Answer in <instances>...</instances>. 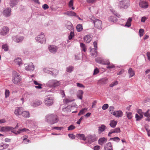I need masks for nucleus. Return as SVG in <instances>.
Wrapping results in <instances>:
<instances>
[{
    "mask_svg": "<svg viewBox=\"0 0 150 150\" xmlns=\"http://www.w3.org/2000/svg\"><path fill=\"white\" fill-rule=\"evenodd\" d=\"M14 62L15 63L17 64L19 66L22 64L21 60V59L19 58H17L15 59L14 60Z\"/></svg>",
    "mask_w": 150,
    "mask_h": 150,
    "instance_id": "obj_33",
    "label": "nucleus"
},
{
    "mask_svg": "<svg viewBox=\"0 0 150 150\" xmlns=\"http://www.w3.org/2000/svg\"><path fill=\"white\" fill-rule=\"evenodd\" d=\"M24 37L23 36L19 37L16 38V41L17 42H21L23 39Z\"/></svg>",
    "mask_w": 150,
    "mask_h": 150,
    "instance_id": "obj_40",
    "label": "nucleus"
},
{
    "mask_svg": "<svg viewBox=\"0 0 150 150\" xmlns=\"http://www.w3.org/2000/svg\"><path fill=\"white\" fill-rule=\"evenodd\" d=\"M111 113L117 117H121L123 114L121 110L115 111L111 112Z\"/></svg>",
    "mask_w": 150,
    "mask_h": 150,
    "instance_id": "obj_9",
    "label": "nucleus"
},
{
    "mask_svg": "<svg viewBox=\"0 0 150 150\" xmlns=\"http://www.w3.org/2000/svg\"><path fill=\"white\" fill-rule=\"evenodd\" d=\"M84 40L85 42L88 43L91 42L92 40V38L90 35H87L84 37Z\"/></svg>",
    "mask_w": 150,
    "mask_h": 150,
    "instance_id": "obj_23",
    "label": "nucleus"
},
{
    "mask_svg": "<svg viewBox=\"0 0 150 150\" xmlns=\"http://www.w3.org/2000/svg\"><path fill=\"white\" fill-rule=\"evenodd\" d=\"M76 28L78 32H79L83 30L82 25L80 24L78 25L76 27Z\"/></svg>",
    "mask_w": 150,
    "mask_h": 150,
    "instance_id": "obj_38",
    "label": "nucleus"
},
{
    "mask_svg": "<svg viewBox=\"0 0 150 150\" xmlns=\"http://www.w3.org/2000/svg\"><path fill=\"white\" fill-rule=\"evenodd\" d=\"M118 84V82L117 81H115V82L112 83L110 85V86L111 87H113V86L117 85Z\"/></svg>",
    "mask_w": 150,
    "mask_h": 150,
    "instance_id": "obj_58",
    "label": "nucleus"
},
{
    "mask_svg": "<svg viewBox=\"0 0 150 150\" xmlns=\"http://www.w3.org/2000/svg\"><path fill=\"white\" fill-rule=\"evenodd\" d=\"M127 116L129 119H130L132 118V113L131 112H127Z\"/></svg>",
    "mask_w": 150,
    "mask_h": 150,
    "instance_id": "obj_45",
    "label": "nucleus"
},
{
    "mask_svg": "<svg viewBox=\"0 0 150 150\" xmlns=\"http://www.w3.org/2000/svg\"><path fill=\"white\" fill-rule=\"evenodd\" d=\"M93 45L94 46V49L95 50V52L96 53H97V51L96 50L97 48V42L96 41H94L93 43Z\"/></svg>",
    "mask_w": 150,
    "mask_h": 150,
    "instance_id": "obj_54",
    "label": "nucleus"
},
{
    "mask_svg": "<svg viewBox=\"0 0 150 150\" xmlns=\"http://www.w3.org/2000/svg\"><path fill=\"white\" fill-rule=\"evenodd\" d=\"M129 5V0H122L119 4V6L120 8H127Z\"/></svg>",
    "mask_w": 150,
    "mask_h": 150,
    "instance_id": "obj_3",
    "label": "nucleus"
},
{
    "mask_svg": "<svg viewBox=\"0 0 150 150\" xmlns=\"http://www.w3.org/2000/svg\"><path fill=\"white\" fill-rule=\"evenodd\" d=\"M29 131V130L28 129L24 128L22 129H19L17 132H15L14 130H13L12 131V132L16 134H17L24 132H27Z\"/></svg>",
    "mask_w": 150,
    "mask_h": 150,
    "instance_id": "obj_15",
    "label": "nucleus"
},
{
    "mask_svg": "<svg viewBox=\"0 0 150 150\" xmlns=\"http://www.w3.org/2000/svg\"><path fill=\"white\" fill-rule=\"evenodd\" d=\"M19 0H11L10 5L11 6L13 7L16 5L18 2Z\"/></svg>",
    "mask_w": 150,
    "mask_h": 150,
    "instance_id": "obj_28",
    "label": "nucleus"
},
{
    "mask_svg": "<svg viewBox=\"0 0 150 150\" xmlns=\"http://www.w3.org/2000/svg\"><path fill=\"white\" fill-rule=\"evenodd\" d=\"M23 108H17L15 111L14 113L15 115H22V112L23 111Z\"/></svg>",
    "mask_w": 150,
    "mask_h": 150,
    "instance_id": "obj_17",
    "label": "nucleus"
},
{
    "mask_svg": "<svg viewBox=\"0 0 150 150\" xmlns=\"http://www.w3.org/2000/svg\"><path fill=\"white\" fill-rule=\"evenodd\" d=\"M69 137L72 139H74L75 138V136L73 134H68Z\"/></svg>",
    "mask_w": 150,
    "mask_h": 150,
    "instance_id": "obj_59",
    "label": "nucleus"
},
{
    "mask_svg": "<svg viewBox=\"0 0 150 150\" xmlns=\"http://www.w3.org/2000/svg\"><path fill=\"white\" fill-rule=\"evenodd\" d=\"M99 72L98 69L97 68H96L94 70L93 75H95L98 73Z\"/></svg>",
    "mask_w": 150,
    "mask_h": 150,
    "instance_id": "obj_57",
    "label": "nucleus"
},
{
    "mask_svg": "<svg viewBox=\"0 0 150 150\" xmlns=\"http://www.w3.org/2000/svg\"><path fill=\"white\" fill-rule=\"evenodd\" d=\"M80 46L81 47V51L84 52H86L87 50V48L86 45L83 43H80Z\"/></svg>",
    "mask_w": 150,
    "mask_h": 150,
    "instance_id": "obj_27",
    "label": "nucleus"
},
{
    "mask_svg": "<svg viewBox=\"0 0 150 150\" xmlns=\"http://www.w3.org/2000/svg\"><path fill=\"white\" fill-rule=\"evenodd\" d=\"M10 93V92L8 90L6 89L5 90V96L6 98L9 96Z\"/></svg>",
    "mask_w": 150,
    "mask_h": 150,
    "instance_id": "obj_46",
    "label": "nucleus"
},
{
    "mask_svg": "<svg viewBox=\"0 0 150 150\" xmlns=\"http://www.w3.org/2000/svg\"><path fill=\"white\" fill-rule=\"evenodd\" d=\"M132 21V19L130 18H129L127 20V22L125 25V26H127L128 27H129L131 25V21Z\"/></svg>",
    "mask_w": 150,
    "mask_h": 150,
    "instance_id": "obj_37",
    "label": "nucleus"
},
{
    "mask_svg": "<svg viewBox=\"0 0 150 150\" xmlns=\"http://www.w3.org/2000/svg\"><path fill=\"white\" fill-rule=\"evenodd\" d=\"M9 145L6 144L1 143L0 144V150H2L7 148Z\"/></svg>",
    "mask_w": 150,
    "mask_h": 150,
    "instance_id": "obj_25",
    "label": "nucleus"
},
{
    "mask_svg": "<svg viewBox=\"0 0 150 150\" xmlns=\"http://www.w3.org/2000/svg\"><path fill=\"white\" fill-rule=\"evenodd\" d=\"M87 109L84 108L81 109L78 113V115H81L84 114L87 111Z\"/></svg>",
    "mask_w": 150,
    "mask_h": 150,
    "instance_id": "obj_35",
    "label": "nucleus"
},
{
    "mask_svg": "<svg viewBox=\"0 0 150 150\" xmlns=\"http://www.w3.org/2000/svg\"><path fill=\"white\" fill-rule=\"evenodd\" d=\"M77 86L79 87H84V86L82 84L79 83H76Z\"/></svg>",
    "mask_w": 150,
    "mask_h": 150,
    "instance_id": "obj_63",
    "label": "nucleus"
},
{
    "mask_svg": "<svg viewBox=\"0 0 150 150\" xmlns=\"http://www.w3.org/2000/svg\"><path fill=\"white\" fill-rule=\"evenodd\" d=\"M2 48L4 49V50L5 51H7L8 50V45L6 44L3 45L2 46Z\"/></svg>",
    "mask_w": 150,
    "mask_h": 150,
    "instance_id": "obj_42",
    "label": "nucleus"
},
{
    "mask_svg": "<svg viewBox=\"0 0 150 150\" xmlns=\"http://www.w3.org/2000/svg\"><path fill=\"white\" fill-rule=\"evenodd\" d=\"M42 103V101L39 100H36L33 103H32V105L34 107H36Z\"/></svg>",
    "mask_w": 150,
    "mask_h": 150,
    "instance_id": "obj_20",
    "label": "nucleus"
},
{
    "mask_svg": "<svg viewBox=\"0 0 150 150\" xmlns=\"http://www.w3.org/2000/svg\"><path fill=\"white\" fill-rule=\"evenodd\" d=\"M46 121L50 124H53L58 121L57 116L52 114L46 117Z\"/></svg>",
    "mask_w": 150,
    "mask_h": 150,
    "instance_id": "obj_1",
    "label": "nucleus"
},
{
    "mask_svg": "<svg viewBox=\"0 0 150 150\" xmlns=\"http://www.w3.org/2000/svg\"><path fill=\"white\" fill-rule=\"evenodd\" d=\"M110 140H112L114 141H117V142H119L120 140V139L118 137H115L114 138H111L110 139Z\"/></svg>",
    "mask_w": 150,
    "mask_h": 150,
    "instance_id": "obj_55",
    "label": "nucleus"
},
{
    "mask_svg": "<svg viewBox=\"0 0 150 150\" xmlns=\"http://www.w3.org/2000/svg\"><path fill=\"white\" fill-rule=\"evenodd\" d=\"M100 147L99 146H96L94 147V150H99Z\"/></svg>",
    "mask_w": 150,
    "mask_h": 150,
    "instance_id": "obj_64",
    "label": "nucleus"
},
{
    "mask_svg": "<svg viewBox=\"0 0 150 150\" xmlns=\"http://www.w3.org/2000/svg\"><path fill=\"white\" fill-rule=\"evenodd\" d=\"M108 19L110 22L113 23H116L117 20V19L115 17L112 16H110L109 18Z\"/></svg>",
    "mask_w": 150,
    "mask_h": 150,
    "instance_id": "obj_24",
    "label": "nucleus"
},
{
    "mask_svg": "<svg viewBox=\"0 0 150 150\" xmlns=\"http://www.w3.org/2000/svg\"><path fill=\"white\" fill-rule=\"evenodd\" d=\"M54 81V80H50L46 83V85L49 87H53Z\"/></svg>",
    "mask_w": 150,
    "mask_h": 150,
    "instance_id": "obj_34",
    "label": "nucleus"
},
{
    "mask_svg": "<svg viewBox=\"0 0 150 150\" xmlns=\"http://www.w3.org/2000/svg\"><path fill=\"white\" fill-rule=\"evenodd\" d=\"M25 68L27 71H33L34 69V66L32 63L29 64H25Z\"/></svg>",
    "mask_w": 150,
    "mask_h": 150,
    "instance_id": "obj_12",
    "label": "nucleus"
},
{
    "mask_svg": "<svg viewBox=\"0 0 150 150\" xmlns=\"http://www.w3.org/2000/svg\"><path fill=\"white\" fill-rule=\"evenodd\" d=\"M48 48L49 51L51 53H54L57 52L58 47L56 46L50 45L48 47Z\"/></svg>",
    "mask_w": 150,
    "mask_h": 150,
    "instance_id": "obj_13",
    "label": "nucleus"
},
{
    "mask_svg": "<svg viewBox=\"0 0 150 150\" xmlns=\"http://www.w3.org/2000/svg\"><path fill=\"white\" fill-rule=\"evenodd\" d=\"M68 25L67 26V28L69 30H72L73 28L70 22L68 23Z\"/></svg>",
    "mask_w": 150,
    "mask_h": 150,
    "instance_id": "obj_44",
    "label": "nucleus"
},
{
    "mask_svg": "<svg viewBox=\"0 0 150 150\" xmlns=\"http://www.w3.org/2000/svg\"><path fill=\"white\" fill-rule=\"evenodd\" d=\"M53 83L54 85L53 87H54L59 86L60 84V81L57 80H54V82Z\"/></svg>",
    "mask_w": 150,
    "mask_h": 150,
    "instance_id": "obj_39",
    "label": "nucleus"
},
{
    "mask_svg": "<svg viewBox=\"0 0 150 150\" xmlns=\"http://www.w3.org/2000/svg\"><path fill=\"white\" fill-rule=\"evenodd\" d=\"M74 68L72 67H69L67 68L66 71L69 72H71L73 69Z\"/></svg>",
    "mask_w": 150,
    "mask_h": 150,
    "instance_id": "obj_43",
    "label": "nucleus"
},
{
    "mask_svg": "<svg viewBox=\"0 0 150 150\" xmlns=\"http://www.w3.org/2000/svg\"><path fill=\"white\" fill-rule=\"evenodd\" d=\"M67 14L70 16H75L76 15V13L72 11H70L67 12Z\"/></svg>",
    "mask_w": 150,
    "mask_h": 150,
    "instance_id": "obj_41",
    "label": "nucleus"
},
{
    "mask_svg": "<svg viewBox=\"0 0 150 150\" xmlns=\"http://www.w3.org/2000/svg\"><path fill=\"white\" fill-rule=\"evenodd\" d=\"M83 93V91L81 90L79 91L78 92L77 96L80 99H82Z\"/></svg>",
    "mask_w": 150,
    "mask_h": 150,
    "instance_id": "obj_36",
    "label": "nucleus"
},
{
    "mask_svg": "<svg viewBox=\"0 0 150 150\" xmlns=\"http://www.w3.org/2000/svg\"><path fill=\"white\" fill-rule=\"evenodd\" d=\"M107 141V139L104 137L100 138L98 140V143L100 145H103L104 143H105Z\"/></svg>",
    "mask_w": 150,
    "mask_h": 150,
    "instance_id": "obj_29",
    "label": "nucleus"
},
{
    "mask_svg": "<svg viewBox=\"0 0 150 150\" xmlns=\"http://www.w3.org/2000/svg\"><path fill=\"white\" fill-rule=\"evenodd\" d=\"M107 129L106 126L104 125H101L98 127V132L99 134H100L103 132L104 131Z\"/></svg>",
    "mask_w": 150,
    "mask_h": 150,
    "instance_id": "obj_16",
    "label": "nucleus"
},
{
    "mask_svg": "<svg viewBox=\"0 0 150 150\" xmlns=\"http://www.w3.org/2000/svg\"><path fill=\"white\" fill-rule=\"evenodd\" d=\"M93 23L95 27L98 29H101L102 28V22L99 20L96 19L94 21Z\"/></svg>",
    "mask_w": 150,
    "mask_h": 150,
    "instance_id": "obj_6",
    "label": "nucleus"
},
{
    "mask_svg": "<svg viewBox=\"0 0 150 150\" xmlns=\"http://www.w3.org/2000/svg\"><path fill=\"white\" fill-rule=\"evenodd\" d=\"M36 40L37 41L42 44L45 43L46 42L45 35L43 33H41L40 35H38L36 38Z\"/></svg>",
    "mask_w": 150,
    "mask_h": 150,
    "instance_id": "obj_5",
    "label": "nucleus"
},
{
    "mask_svg": "<svg viewBox=\"0 0 150 150\" xmlns=\"http://www.w3.org/2000/svg\"><path fill=\"white\" fill-rule=\"evenodd\" d=\"M74 36V33L72 31H71L69 35V40H70Z\"/></svg>",
    "mask_w": 150,
    "mask_h": 150,
    "instance_id": "obj_52",
    "label": "nucleus"
},
{
    "mask_svg": "<svg viewBox=\"0 0 150 150\" xmlns=\"http://www.w3.org/2000/svg\"><path fill=\"white\" fill-rule=\"evenodd\" d=\"M139 5L140 7L143 8H146L148 7V3L145 1H143L139 3Z\"/></svg>",
    "mask_w": 150,
    "mask_h": 150,
    "instance_id": "obj_18",
    "label": "nucleus"
},
{
    "mask_svg": "<svg viewBox=\"0 0 150 150\" xmlns=\"http://www.w3.org/2000/svg\"><path fill=\"white\" fill-rule=\"evenodd\" d=\"M77 137L80 140L85 141L86 139L85 135L83 134H78L76 135Z\"/></svg>",
    "mask_w": 150,
    "mask_h": 150,
    "instance_id": "obj_26",
    "label": "nucleus"
},
{
    "mask_svg": "<svg viewBox=\"0 0 150 150\" xmlns=\"http://www.w3.org/2000/svg\"><path fill=\"white\" fill-rule=\"evenodd\" d=\"M54 98L52 97H45L44 100V104L48 106L52 105L54 103Z\"/></svg>",
    "mask_w": 150,
    "mask_h": 150,
    "instance_id": "obj_2",
    "label": "nucleus"
},
{
    "mask_svg": "<svg viewBox=\"0 0 150 150\" xmlns=\"http://www.w3.org/2000/svg\"><path fill=\"white\" fill-rule=\"evenodd\" d=\"M104 148L105 150H112V146L111 143L110 142L107 144Z\"/></svg>",
    "mask_w": 150,
    "mask_h": 150,
    "instance_id": "obj_22",
    "label": "nucleus"
},
{
    "mask_svg": "<svg viewBox=\"0 0 150 150\" xmlns=\"http://www.w3.org/2000/svg\"><path fill=\"white\" fill-rule=\"evenodd\" d=\"M73 0H71L69 3V7H71V6H72L73 5Z\"/></svg>",
    "mask_w": 150,
    "mask_h": 150,
    "instance_id": "obj_62",
    "label": "nucleus"
},
{
    "mask_svg": "<svg viewBox=\"0 0 150 150\" xmlns=\"http://www.w3.org/2000/svg\"><path fill=\"white\" fill-rule=\"evenodd\" d=\"M58 71L56 69H54L53 70L52 73V75L54 76H55L56 75H57L58 74Z\"/></svg>",
    "mask_w": 150,
    "mask_h": 150,
    "instance_id": "obj_47",
    "label": "nucleus"
},
{
    "mask_svg": "<svg viewBox=\"0 0 150 150\" xmlns=\"http://www.w3.org/2000/svg\"><path fill=\"white\" fill-rule=\"evenodd\" d=\"M21 77L20 75L18 73L15 72L13 73V82L15 84H17L21 80Z\"/></svg>",
    "mask_w": 150,
    "mask_h": 150,
    "instance_id": "obj_4",
    "label": "nucleus"
},
{
    "mask_svg": "<svg viewBox=\"0 0 150 150\" xmlns=\"http://www.w3.org/2000/svg\"><path fill=\"white\" fill-rule=\"evenodd\" d=\"M9 31V29L7 27H3L0 30V34L2 35H5Z\"/></svg>",
    "mask_w": 150,
    "mask_h": 150,
    "instance_id": "obj_10",
    "label": "nucleus"
},
{
    "mask_svg": "<svg viewBox=\"0 0 150 150\" xmlns=\"http://www.w3.org/2000/svg\"><path fill=\"white\" fill-rule=\"evenodd\" d=\"M138 113L140 115V116L137 114H136L135 115V118H136V120L137 121L140 120L143 117V115L142 113L139 112H138Z\"/></svg>",
    "mask_w": 150,
    "mask_h": 150,
    "instance_id": "obj_30",
    "label": "nucleus"
},
{
    "mask_svg": "<svg viewBox=\"0 0 150 150\" xmlns=\"http://www.w3.org/2000/svg\"><path fill=\"white\" fill-rule=\"evenodd\" d=\"M117 123V121H115V120H112L110 121L109 125L111 127L114 128L116 127Z\"/></svg>",
    "mask_w": 150,
    "mask_h": 150,
    "instance_id": "obj_21",
    "label": "nucleus"
},
{
    "mask_svg": "<svg viewBox=\"0 0 150 150\" xmlns=\"http://www.w3.org/2000/svg\"><path fill=\"white\" fill-rule=\"evenodd\" d=\"M28 137V136L27 135H24L23 137V142L24 143L26 144H27V143L25 142V140H27Z\"/></svg>",
    "mask_w": 150,
    "mask_h": 150,
    "instance_id": "obj_51",
    "label": "nucleus"
},
{
    "mask_svg": "<svg viewBox=\"0 0 150 150\" xmlns=\"http://www.w3.org/2000/svg\"><path fill=\"white\" fill-rule=\"evenodd\" d=\"M108 66L107 67V69H112L115 67L114 65L112 64H110V63L108 65Z\"/></svg>",
    "mask_w": 150,
    "mask_h": 150,
    "instance_id": "obj_49",
    "label": "nucleus"
},
{
    "mask_svg": "<svg viewBox=\"0 0 150 150\" xmlns=\"http://www.w3.org/2000/svg\"><path fill=\"white\" fill-rule=\"evenodd\" d=\"M128 72L130 78L132 77L134 75L135 73L134 71L131 68H130L129 69Z\"/></svg>",
    "mask_w": 150,
    "mask_h": 150,
    "instance_id": "obj_31",
    "label": "nucleus"
},
{
    "mask_svg": "<svg viewBox=\"0 0 150 150\" xmlns=\"http://www.w3.org/2000/svg\"><path fill=\"white\" fill-rule=\"evenodd\" d=\"M12 127L9 126L2 127L0 128V132H7L12 130Z\"/></svg>",
    "mask_w": 150,
    "mask_h": 150,
    "instance_id": "obj_11",
    "label": "nucleus"
},
{
    "mask_svg": "<svg viewBox=\"0 0 150 150\" xmlns=\"http://www.w3.org/2000/svg\"><path fill=\"white\" fill-rule=\"evenodd\" d=\"M22 115L25 118H28L30 117V113L29 112L26 111H23L22 112Z\"/></svg>",
    "mask_w": 150,
    "mask_h": 150,
    "instance_id": "obj_32",
    "label": "nucleus"
},
{
    "mask_svg": "<svg viewBox=\"0 0 150 150\" xmlns=\"http://www.w3.org/2000/svg\"><path fill=\"white\" fill-rule=\"evenodd\" d=\"M96 61L97 62L104 65H108L110 64V62L108 60H104L96 58Z\"/></svg>",
    "mask_w": 150,
    "mask_h": 150,
    "instance_id": "obj_8",
    "label": "nucleus"
},
{
    "mask_svg": "<svg viewBox=\"0 0 150 150\" xmlns=\"http://www.w3.org/2000/svg\"><path fill=\"white\" fill-rule=\"evenodd\" d=\"M108 107V104H105L102 106V109L103 110H105Z\"/></svg>",
    "mask_w": 150,
    "mask_h": 150,
    "instance_id": "obj_56",
    "label": "nucleus"
},
{
    "mask_svg": "<svg viewBox=\"0 0 150 150\" xmlns=\"http://www.w3.org/2000/svg\"><path fill=\"white\" fill-rule=\"evenodd\" d=\"M114 109V107L112 106H110L109 108V111L110 112H114L113 110Z\"/></svg>",
    "mask_w": 150,
    "mask_h": 150,
    "instance_id": "obj_61",
    "label": "nucleus"
},
{
    "mask_svg": "<svg viewBox=\"0 0 150 150\" xmlns=\"http://www.w3.org/2000/svg\"><path fill=\"white\" fill-rule=\"evenodd\" d=\"M87 140L90 143H91L97 140V139L95 136L89 134L88 135Z\"/></svg>",
    "mask_w": 150,
    "mask_h": 150,
    "instance_id": "obj_7",
    "label": "nucleus"
},
{
    "mask_svg": "<svg viewBox=\"0 0 150 150\" xmlns=\"http://www.w3.org/2000/svg\"><path fill=\"white\" fill-rule=\"evenodd\" d=\"M42 8L45 10H46L49 8L47 4H45L42 6Z\"/></svg>",
    "mask_w": 150,
    "mask_h": 150,
    "instance_id": "obj_60",
    "label": "nucleus"
},
{
    "mask_svg": "<svg viewBox=\"0 0 150 150\" xmlns=\"http://www.w3.org/2000/svg\"><path fill=\"white\" fill-rule=\"evenodd\" d=\"M11 10L9 8L5 9L3 12V14L5 16L7 17L11 15Z\"/></svg>",
    "mask_w": 150,
    "mask_h": 150,
    "instance_id": "obj_19",
    "label": "nucleus"
},
{
    "mask_svg": "<svg viewBox=\"0 0 150 150\" xmlns=\"http://www.w3.org/2000/svg\"><path fill=\"white\" fill-rule=\"evenodd\" d=\"M120 132V129L119 128L117 127L112 129L109 132L108 136L109 137H111V134L113 133H118Z\"/></svg>",
    "mask_w": 150,
    "mask_h": 150,
    "instance_id": "obj_14",
    "label": "nucleus"
},
{
    "mask_svg": "<svg viewBox=\"0 0 150 150\" xmlns=\"http://www.w3.org/2000/svg\"><path fill=\"white\" fill-rule=\"evenodd\" d=\"M144 32V30L143 29H140L139 30V32L140 37L142 36Z\"/></svg>",
    "mask_w": 150,
    "mask_h": 150,
    "instance_id": "obj_48",
    "label": "nucleus"
},
{
    "mask_svg": "<svg viewBox=\"0 0 150 150\" xmlns=\"http://www.w3.org/2000/svg\"><path fill=\"white\" fill-rule=\"evenodd\" d=\"M149 110H148L147 111L144 113V116L148 118L150 117V114L149 113Z\"/></svg>",
    "mask_w": 150,
    "mask_h": 150,
    "instance_id": "obj_53",
    "label": "nucleus"
},
{
    "mask_svg": "<svg viewBox=\"0 0 150 150\" xmlns=\"http://www.w3.org/2000/svg\"><path fill=\"white\" fill-rule=\"evenodd\" d=\"M75 127L74 126L71 125L68 127V130H72L75 129Z\"/></svg>",
    "mask_w": 150,
    "mask_h": 150,
    "instance_id": "obj_50",
    "label": "nucleus"
}]
</instances>
